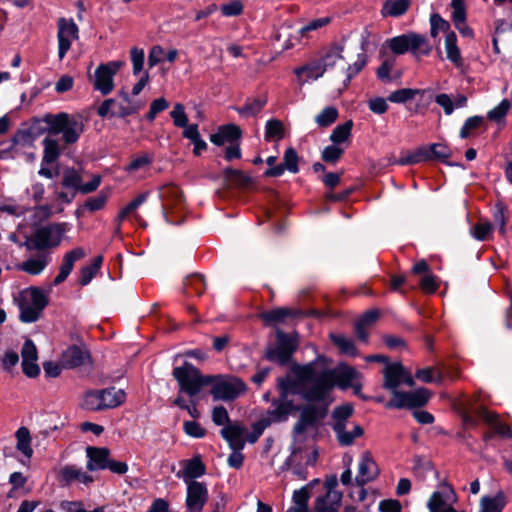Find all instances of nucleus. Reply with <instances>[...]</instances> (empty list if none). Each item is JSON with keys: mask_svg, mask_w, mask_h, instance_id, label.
<instances>
[{"mask_svg": "<svg viewBox=\"0 0 512 512\" xmlns=\"http://www.w3.org/2000/svg\"><path fill=\"white\" fill-rule=\"evenodd\" d=\"M492 229V225L488 221L480 220L472 227L471 233L475 239L485 241L488 240L492 234Z\"/></svg>", "mask_w": 512, "mask_h": 512, "instance_id": "e2e57ef3", "label": "nucleus"}, {"mask_svg": "<svg viewBox=\"0 0 512 512\" xmlns=\"http://www.w3.org/2000/svg\"><path fill=\"white\" fill-rule=\"evenodd\" d=\"M484 124V117L482 116H472L469 117L465 122L462 128L460 129L459 136L462 139H466L476 133Z\"/></svg>", "mask_w": 512, "mask_h": 512, "instance_id": "09e8293b", "label": "nucleus"}, {"mask_svg": "<svg viewBox=\"0 0 512 512\" xmlns=\"http://www.w3.org/2000/svg\"><path fill=\"white\" fill-rule=\"evenodd\" d=\"M23 372L28 377H36L40 373L37 364L38 355L35 344L32 340L27 339L21 350Z\"/></svg>", "mask_w": 512, "mask_h": 512, "instance_id": "aec40b11", "label": "nucleus"}, {"mask_svg": "<svg viewBox=\"0 0 512 512\" xmlns=\"http://www.w3.org/2000/svg\"><path fill=\"white\" fill-rule=\"evenodd\" d=\"M81 406L88 411L106 410L100 390L87 391L83 396Z\"/></svg>", "mask_w": 512, "mask_h": 512, "instance_id": "4c0bfd02", "label": "nucleus"}, {"mask_svg": "<svg viewBox=\"0 0 512 512\" xmlns=\"http://www.w3.org/2000/svg\"><path fill=\"white\" fill-rule=\"evenodd\" d=\"M60 473L63 480L66 482L77 481L86 485L93 482L92 476L73 465L63 467Z\"/></svg>", "mask_w": 512, "mask_h": 512, "instance_id": "e433bc0d", "label": "nucleus"}, {"mask_svg": "<svg viewBox=\"0 0 512 512\" xmlns=\"http://www.w3.org/2000/svg\"><path fill=\"white\" fill-rule=\"evenodd\" d=\"M16 438V449L19 451L28 461L33 456V449L31 446L32 438L30 431L27 427H20L15 433Z\"/></svg>", "mask_w": 512, "mask_h": 512, "instance_id": "2f4dec72", "label": "nucleus"}, {"mask_svg": "<svg viewBox=\"0 0 512 512\" xmlns=\"http://www.w3.org/2000/svg\"><path fill=\"white\" fill-rule=\"evenodd\" d=\"M186 485V507L188 512H201L209 498L206 483L191 482Z\"/></svg>", "mask_w": 512, "mask_h": 512, "instance_id": "4468645a", "label": "nucleus"}, {"mask_svg": "<svg viewBox=\"0 0 512 512\" xmlns=\"http://www.w3.org/2000/svg\"><path fill=\"white\" fill-rule=\"evenodd\" d=\"M48 304L47 294L40 288L30 287L19 294V318L24 323L37 321Z\"/></svg>", "mask_w": 512, "mask_h": 512, "instance_id": "423d86ee", "label": "nucleus"}, {"mask_svg": "<svg viewBox=\"0 0 512 512\" xmlns=\"http://www.w3.org/2000/svg\"><path fill=\"white\" fill-rule=\"evenodd\" d=\"M338 118V111L335 107L329 106L324 108L315 118L319 127H328L332 125Z\"/></svg>", "mask_w": 512, "mask_h": 512, "instance_id": "bf43d9fd", "label": "nucleus"}, {"mask_svg": "<svg viewBox=\"0 0 512 512\" xmlns=\"http://www.w3.org/2000/svg\"><path fill=\"white\" fill-rule=\"evenodd\" d=\"M147 198V193L140 194L125 206L118 214L117 220L121 223L128 215L132 214L140 205H142Z\"/></svg>", "mask_w": 512, "mask_h": 512, "instance_id": "774afa93", "label": "nucleus"}, {"mask_svg": "<svg viewBox=\"0 0 512 512\" xmlns=\"http://www.w3.org/2000/svg\"><path fill=\"white\" fill-rule=\"evenodd\" d=\"M65 232L66 225L62 223L39 227L26 238L25 246L28 250L55 248L60 245Z\"/></svg>", "mask_w": 512, "mask_h": 512, "instance_id": "0eeeda50", "label": "nucleus"}, {"mask_svg": "<svg viewBox=\"0 0 512 512\" xmlns=\"http://www.w3.org/2000/svg\"><path fill=\"white\" fill-rule=\"evenodd\" d=\"M476 414L483 419L487 424L491 426L495 433L499 434L502 437H511L512 431L510 427L504 423H502L497 414H494L488 411L486 408H478L476 410Z\"/></svg>", "mask_w": 512, "mask_h": 512, "instance_id": "c85d7f7f", "label": "nucleus"}, {"mask_svg": "<svg viewBox=\"0 0 512 512\" xmlns=\"http://www.w3.org/2000/svg\"><path fill=\"white\" fill-rule=\"evenodd\" d=\"M182 466L183 469L178 473V476L183 479L185 484L198 482L196 479L206 473V467L199 456L183 461Z\"/></svg>", "mask_w": 512, "mask_h": 512, "instance_id": "a878e982", "label": "nucleus"}, {"mask_svg": "<svg viewBox=\"0 0 512 512\" xmlns=\"http://www.w3.org/2000/svg\"><path fill=\"white\" fill-rule=\"evenodd\" d=\"M309 487L310 485H305L294 491L292 504L286 512H309Z\"/></svg>", "mask_w": 512, "mask_h": 512, "instance_id": "f704fd0d", "label": "nucleus"}, {"mask_svg": "<svg viewBox=\"0 0 512 512\" xmlns=\"http://www.w3.org/2000/svg\"><path fill=\"white\" fill-rule=\"evenodd\" d=\"M410 53L416 58L428 56L433 46L425 35L410 32Z\"/></svg>", "mask_w": 512, "mask_h": 512, "instance_id": "7c9ffc66", "label": "nucleus"}, {"mask_svg": "<svg viewBox=\"0 0 512 512\" xmlns=\"http://www.w3.org/2000/svg\"><path fill=\"white\" fill-rule=\"evenodd\" d=\"M352 127L353 122L351 120L336 126L330 135V140L336 145L347 141L351 136Z\"/></svg>", "mask_w": 512, "mask_h": 512, "instance_id": "de8ad7c7", "label": "nucleus"}, {"mask_svg": "<svg viewBox=\"0 0 512 512\" xmlns=\"http://www.w3.org/2000/svg\"><path fill=\"white\" fill-rule=\"evenodd\" d=\"M409 8V2H384L381 14L384 17H399L406 13Z\"/></svg>", "mask_w": 512, "mask_h": 512, "instance_id": "864d4df0", "label": "nucleus"}, {"mask_svg": "<svg viewBox=\"0 0 512 512\" xmlns=\"http://www.w3.org/2000/svg\"><path fill=\"white\" fill-rule=\"evenodd\" d=\"M342 494L332 487H328L325 494L316 497L311 512H338Z\"/></svg>", "mask_w": 512, "mask_h": 512, "instance_id": "a211bd4d", "label": "nucleus"}, {"mask_svg": "<svg viewBox=\"0 0 512 512\" xmlns=\"http://www.w3.org/2000/svg\"><path fill=\"white\" fill-rule=\"evenodd\" d=\"M130 59L132 63V71L136 76L140 74L144 67L145 54L144 50L138 47H133L130 50Z\"/></svg>", "mask_w": 512, "mask_h": 512, "instance_id": "0e129e2a", "label": "nucleus"}, {"mask_svg": "<svg viewBox=\"0 0 512 512\" xmlns=\"http://www.w3.org/2000/svg\"><path fill=\"white\" fill-rule=\"evenodd\" d=\"M506 505V496L502 491L493 497L483 496L480 500L479 512H502Z\"/></svg>", "mask_w": 512, "mask_h": 512, "instance_id": "c9c22d12", "label": "nucleus"}, {"mask_svg": "<svg viewBox=\"0 0 512 512\" xmlns=\"http://www.w3.org/2000/svg\"><path fill=\"white\" fill-rule=\"evenodd\" d=\"M173 377L179 385V391L193 398L200 393L203 387L211 382L210 375H203L198 368L189 362L175 367Z\"/></svg>", "mask_w": 512, "mask_h": 512, "instance_id": "39448f33", "label": "nucleus"}, {"mask_svg": "<svg viewBox=\"0 0 512 512\" xmlns=\"http://www.w3.org/2000/svg\"><path fill=\"white\" fill-rule=\"evenodd\" d=\"M330 400L322 402V404L309 403L303 407H299V419L293 427V443L291 445V454L289 461L297 460L299 454L306 442H311L317 433L319 426L327 415V405Z\"/></svg>", "mask_w": 512, "mask_h": 512, "instance_id": "7ed1b4c3", "label": "nucleus"}, {"mask_svg": "<svg viewBox=\"0 0 512 512\" xmlns=\"http://www.w3.org/2000/svg\"><path fill=\"white\" fill-rule=\"evenodd\" d=\"M284 137L283 123L276 119H271L265 125V140H281Z\"/></svg>", "mask_w": 512, "mask_h": 512, "instance_id": "8fccbe9b", "label": "nucleus"}, {"mask_svg": "<svg viewBox=\"0 0 512 512\" xmlns=\"http://www.w3.org/2000/svg\"><path fill=\"white\" fill-rule=\"evenodd\" d=\"M58 57L62 60L70 50L72 43L78 39V27L72 20L64 18L58 21Z\"/></svg>", "mask_w": 512, "mask_h": 512, "instance_id": "ddd939ff", "label": "nucleus"}, {"mask_svg": "<svg viewBox=\"0 0 512 512\" xmlns=\"http://www.w3.org/2000/svg\"><path fill=\"white\" fill-rule=\"evenodd\" d=\"M86 456L88 458L86 466L89 471L104 470L110 459V450L106 447L88 446Z\"/></svg>", "mask_w": 512, "mask_h": 512, "instance_id": "393cba45", "label": "nucleus"}, {"mask_svg": "<svg viewBox=\"0 0 512 512\" xmlns=\"http://www.w3.org/2000/svg\"><path fill=\"white\" fill-rule=\"evenodd\" d=\"M290 357L291 355L289 354V351H285L278 345L276 347L268 349L266 352V358L268 360L279 363L281 365L286 364L289 361Z\"/></svg>", "mask_w": 512, "mask_h": 512, "instance_id": "69168bd1", "label": "nucleus"}, {"mask_svg": "<svg viewBox=\"0 0 512 512\" xmlns=\"http://www.w3.org/2000/svg\"><path fill=\"white\" fill-rule=\"evenodd\" d=\"M425 90L403 88L392 92L388 100L393 103H405L413 99L416 95L424 94Z\"/></svg>", "mask_w": 512, "mask_h": 512, "instance_id": "5fc2aeb1", "label": "nucleus"}, {"mask_svg": "<svg viewBox=\"0 0 512 512\" xmlns=\"http://www.w3.org/2000/svg\"><path fill=\"white\" fill-rule=\"evenodd\" d=\"M120 96L123 98L125 104L116 102V106H114L112 111V117H125L136 113L140 109V104L133 103L125 91H121Z\"/></svg>", "mask_w": 512, "mask_h": 512, "instance_id": "ea45409f", "label": "nucleus"}, {"mask_svg": "<svg viewBox=\"0 0 512 512\" xmlns=\"http://www.w3.org/2000/svg\"><path fill=\"white\" fill-rule=\"evenodd\" d=\"M102 400L104 402L105 409H113L126 400V393L123 389H117L116 387H109L101 389Z\"/></svg>", "mask_w": 512, "mask_h": 512, "instance_id": "72a5a7b5", "label": "nucleus"}, {"mask_svg": "<svg viewBox=\"0 0 512 512\" xmlns=\"http://www.w3.org/2000/svg\"><path fill=\"white\" fill-rule=\"evenodd\" d=\"M430 35L432 38H437L439 33H445L446 35L451 32L450 31V24L448 21L444 20L440 15L438 14H432L430 17Z\"/></svg>", "mask_w": 512, "mask_h": 512, "instance_id": "4d7b16f0", "label": "nucleus"}, {"mask_svg": "<svg viewBox=\"0 0 512 512\" xmlns=\"http://www.w3.org/2000/svg\"><path fill=\"white\" fill-rule=\"evenodd\" d=\"M456 501V495L451 486L443 484L439 489L432 493L427 508L429 512H456L453 503Z\"/></svg>", "mask_w": 512, "mask_h": 512, "instance_id": "f8f14e48", "label": "nucleus"}, {"mask_svg": "<svg viewBox=\"0 0 512 512\" xmlns=\"http://www.w3.org/2000/svg\"><path fill=\"white\" fill-rule=\"evenodd\" d=\"M231 449H243L245 446L246 427L239 422L226 425L220 431Z\"/></svg>", "mask_w": 512, "mask_h": 512, "instance_id": "412c9836", "label": "nucleus"}, {"mask_svg": "<svg viewBox=\"0 0 512 512\" xmlns=\"http://www.w3.org/2000/svg\"><path fill=\"white\" fill-rule=\"evenodd\" d=\"M366 62V55L364 53H361L358 55L357 60L352 65H349L347 67L345 72V78L343 80V89L347 88L351 79L364 68Z\"/></svg>", "mask_w": 512, "mask_h": 512, "instance_id": "6e6d98bb", "label": "nucleus"}, {"mask_svg": "<svg viewBox=\"0 0 512 512\" xmlns=\"http://www.w3.org/2000/svg\"><path fill=\"white\" fill-rule=\"evenodd\" d=\"M416 378L425 382V383H441L442 382V374L437 369L432 368H422L416 372Z\"/></svg>", "mask_w": 512, "mask_h": 512, "instance_id": "338daca9", "label": "nucleus"}, {"mask_svg": "<svg viewBox=\"0 0 512 512\" xmlns=\"http://www.w3.org/2000/svg\"><path fill=\"white\" fill-rule=\"evenodd\" d=\"M379 472L378 465L372 454L369 451H364L359 459L355 482L358 486H364L365 484L374 481L378 477Z\"/></svg>", "mask_w": 512, "mask_h": 512, "instance_id": "dca6fc26", "label": "nucleus"}, {"mask_svg": "<svg viewBox=\"0 0 512 512\" xmlns=\"http://www.w3.org/2000/svg\"><path fill=\"white\" fill-rule=\"evenodd\" d=\"M346 50L347 41L343 38L340 42L324 47L318 56L322 60L325 68L329 69L337 64L347 62L349 57Z\"/></svg>", "mask_w": 512, "mask_h": 512, "instance_id": "2eb2a0df", "label": "nucleus"}, {"mask_svg": "<svg viewBox=\"0 0 512 512\" xmlns=\"http://www.w3.org/2000/svg\"><path fill=\"white\" fill-rule=\"evenodd\" d=\"M298 162L299 157L296 151L293 148H288L285 150L283 163L267 169L264 175L266 177H279L285 170L291 173H297L299 171Z\"/></svg>", "mask_w": 512, "mask_h": 512, "instance_id": "5701e85b", "label": "nucleus"}, {"mask_svg": "<svg viewBox=\"0 0 512 512\" xmlns=\"http://www.w3.org/2000/svg\"><path fill=\"white\" fill-rule=\"evenodd\" d=\"M410 32L406 34H402L399 36H395L387 40V45L390 50L398 55L405 54L406 52H410Z\"/></svg>", "mask_w": 512, "mask_h": 512, "instance_id": "a18cd8bd", "label": "nucleus"}, {"mask_svg": "<svg viewBox=\"0 0 512 512\" xmlns=\"http://www.w3.org/2000/svg\"><path fill=\"white\" fill-rule=\"evenodd\" d=\"M359 372L348 365L341 364L334 369L318 370L314 365L302 369V397L309 402H324L334 386L346 389L358 378Z\"/></svg>", "mask_w": 512, "mask_h": 512, "instance_id": "f257e3e1", "label": "nucleus"}, {"mask_svg": "<svg viewBox=\"0 0 512 512\" xmlns=\"http://www.w3.org/2000/svg\"><path fill=\"white\" fill-rule=\"evenodd\" d=\"M102 257L97 256L93 259V262L85 267H83L80 271L79 283L82 286H85L90 283V281L95 277L96 273L100 269L102 264Z\"/></svg>", "mask_w": 512, "mask_h": 512, "instance_id": "49530a36", "label": "nucleus"}, {"mask_svg": "<svg viewBox=\"0 0 512 512\" xmlns=\"http://www.w3.org/2000/svg\"><path fill=\"white\" fill-rule=\"evenodd\" d=\"M241 134V129L237 125H222L216 133L210 135V141L217 146L232 144L240 139Z\"/></svg>", "mask_w": 512, "mask_h": 512, "instance_id": "cd10ccee", "label": "nucleus"}, {"mask_svg": "<svg viewBox=\"0 0 512 512\" xmlns=\"http://www.w3.org/2000/svg\"><path fill=\"white\" fill-rule=\"evenodd\" d=\"M125 65L124 61H110L99 65L93 76V87L102 95L109 94L114 89V76Z\"/></svg>", "mask_w": 512, "mask_h": 512, "instance_id": "1a4fd4ad", "label": "nucleus"}, {"mask_svg": "<svg viewBox=\"0 0 512 512\" xmlns=\"http://www.w3.org/2000/svg\"><path fill=\"white\" fill-rule=\"evenodd\" d=\"M210 379V393L215 401H232L246 390V385L238 378L210 375Z\"/></svg>", "mask_w": 512, "mask_h": 512, "instance_id": "6e6552de", "label": "nucleus"}, {"mask_svg": "<svg viewBox=\"0 0 512 512\" xmlns=\"http://www.w3.org/2000/svg\"><path fill=\"white\" fill-rule=\"evenodd\" d=\"M160 197L165 211L181 209L184 205V198L180 189L173 184H168L160 189Z\"/></svg>", "mask_w": 512, "mask_h": 512, "instance_id": "bb28decb", "label": "nucleus"}, {"mask_svg": "<svg viewBox=\"0 0 512 512\" xmlns=\"http://www.w3.org/2000/svg\"><path fill=\"white\" fill-rule=\"evenodd\" d=\"M43 122L47 125L50 134H62V139L66 144L77 142L84 131V122L80 115H71L65 112L46 114L43 117Z\"/></svg>", "mask_w": 512, "mask_h": 512, "instance_id": "20e7f679", "label": "nucleus"}, {"mask_svg": "<svg viewBox=\"0 0 512 512\" xmlns=\"http://www.w3.org/2000/svg\"><path fill=\"white\" fill-rule=\"evenodd\" d=\"M293 409L294 404L292 400L278 397L272 401L271 408L267 410L266 416L261 419L269 422V426L272 423L284 422L288 419Z\"/></svg>", "mask_w": 512, "mask_h": 512, "instance_id": "f3484780", "label": "nucleus"}, {"mask_svg": "<svg viewBox=\"0 0 512 512\" xmlns=\"http://www.w3.org/2000/svg\"><path fill=\"white\" fill-rule=\"evenodd\" d=\"M86 256V252L82 247H76L73 250L67 252L64 257L62 264L59 268V273L55 277L53 284L59 285L64 282L71 271L73 270L75 262L83 259Z\"/></svg>", "mask_w": 512, "mask_h": 512, "instance_id": "4be33fe9", "label": "nucleus"}, {"mask_svg": "<svg viewBox=\"0 0 512 512\" xmlns=\"http://www.w3.org/2000/svg\"><path fill=\"white\" fill-rule=\"evenodd\" d=\"M430 159L445 162L452 156V150L444 143L429 145Z\"/></svg>", "mask_w": 512, "mask_h": 512, "instance_id": "052dcab7", "label": "nucleus"}, {"mask_svg": "<svg viewBox=\"0 0 512 512\" xmlns=\"http://www.w3.org/2000/svg\"><path fill=\"white\" fill-rule=\"evenodd\" d=\"M445 51L447 59L453 63L457 68L464 65L460 49L457 46V36L454 32H449L445 36Z\"/></svg>", "mask_w": 512, "mask_h": 512, "instance_id": "473e14b6", "label": "nucleus"}, {"mask_svg": "<svg viewBox=\"0 0 512 512\" xmlns=\"http://www.w3.org/2000/svg\"><path fill=\"white\" fill-rule=\"evenodd\" d=\"M302 373V371L300 372ZM299 378L301 381V390L298 392L297 384L290 377L278 378L277 387L279 390V397L282 399H288L290 395H294L300 393L302 395L303 390V380L301 378V374H299Z\"/></svg>", "mask_w": 512, "mask_h": 512, "instance_id": "79ce46f5", "label": "nucleus"}, {"mask_svg": "<svg viewBox=\"0 0 512 512\" xmlns=\"http://www.w3.org/2000/svg\"><path fill=\"white\" fill-rule=\"evenodd\" d=\"M431 397V392L426 388H418L410 392H395L391 401L387 404L389 408H415L425 405Z\"/></svg>", "mask_w": 512, "mask_h": 512, "instance_id": "9d476101", "label": "nucleus"}, {"mask_svg": "<svg viewBox=\"0 0 512 512\" xmlns=\"http://www.w3.org/2000/svg\"><path fill=\"white\" fill-rule=\"evenodd\" d=\"M81 183L82 177L74 168H67L64 171L62 180L63 187L80 191Z\"/></svg>", "mask_w": 512, "mask_h": 512, "instance_id": "13d9d810", "label": "nucleus"}, {"mask_svg": "<svg viewBox=\"0 0 512 512\" xmlns=\"http://www.w3.org/2000/svg\"><path fill=\"white\" fill-rule=\"evenodd\" d=\"M295 315V311L286 308V307H280L276 309H272L270 311L264 312L261 314V319L266 324H277V323H283L288 317H292Z\"/></svg>", "mask_w": 512, "mask_h": 512, "instance_id": "58836bf2", "label": "nucleus"}, {"mask_svg": "<svg viewBox=\"0 0 512 512\" xmlns=\"http://www.w3.org/2000/svg\"><path fill=\"white\" fill-rule=\"evenodd\" d=\"M408 386L414 385L412 375L404 368L401 363L388 364L384 369V387L395 395L397 388L402 384Z\"/></svg>", "mask_w": 512, "mask_h": 512, "instance_id": "9b49d317", "label": "nucleus"}, {"mask_svg": "<svg viewBox=\"0 0 512 512\" xmlns=\"http://www.w3.org/2000/svg\"><path fill=\"white\" fill-rule=\"evenodd\" d=\"M333 430L339 443L343 446L351 445L356 438L361 437L364 433L360 425H353L352 430H347V425L342 422L334 423Z\"/></svg>", "mask_w": 512, "mask_h": 512, "instance_id": "c756f323", "label": "nucleus"}, {"mask_svg": "<svg viewBox=\"0 0 512 512\" xmlns=\"http://www.w3.org/2000/svg\"><path fill=\"white\" fill-rule=\"evenodd\" d=\"M152 159L144 154L133 158L124 170L130 175H136L140 171H147Z\"/></svg>", "mask_w": 512, "mask_h": 512, "instance_id": "3c124183", "label": "nucleus"}, {"mask_svg": "<svg viewBox=\"0 0 512 512\" xmlns=\"http://www.w3.org/2000/svg\"><path fill=\"white\" fill-rule=\"evenodd\" d=\"M330 400L322 402V404L309 403L303 407H299V419L293 427V443L291 445V454L289 461L297 460L299 454L306 442H311L317 433L319 426L327 415V405Z\"/></svg>", "mask_w": 512, "mask_h": 512, "instance_id": "f03ea898", "label": "nucleus"}, {"mask_svg": "<svg viewBox=\"0 0 512 512\" xmlns=\"http://www.w3.org/2000/svg\"><path fill=\"white\" fill-rule=\"evenodd\" d=\"M184 288L187 294L201 295L205 289V281L202 275L193 274L184 280Z\"/></svg>", "mask_w": 512, "mask_h": 512, "instance_id": "603ef678", "label": "nucleus"}, {"mask_svg": "<svg viewBox=\"0 0 512 512\" xmlns=\"http://www.w3.org/2000/svg\"><path fill=\"white\" fill-rule=\"evenodd\" d=\"M50 258L45 255L38 256L36 258H30L20 265L21 270L31 275L40 274L44 268L48 265Z\"/></svg>", "mask_w": 512, "mask_h": 512, "instance_id": "37998d69", "label": "nucleus"}, {"mask_svg": "<svg viewBox=\"0 0 512 512\" xmlns=\"http://www.w3.org/2000/svg\"><path fill=\"white\" fill-rule=\"evenodd\" d=\"M331 340L332 342L340 349L342 353L348 354V355H356L357 349L353 343V341L350 338H347L343 335H335L331 334Z\"/></svg>", "mask_w": 512, "mask_h": 512, "instance_id": "680f3d73", "label": "nucleus"}, {"mask_svg": "<svg viewBox=\"0 0 512 512\" xmlns=\"http://www.w3.org/2000/svg\"><path fill=\"white\" fill-rule=\"evenodd\" d=\"M42 143L44 146L42 164H51L60 156L59 143L50 137L44 138Z\"/></svg>", "mask_w": 512, "mask_h": 512, "instance_id": "c03bdc74", "label": "nucleus"}, {"mask_svg": "<svg viewBox=\"0 0 512 512\" xmlns=\"http://www.w3.org/2000/svg\"><path fill=\"white\" fill-rule=\"evenodd\" d=\"M62 364L66 368L83 366L90 362V354L85 347L70 346L62 354Z\"/></svg>", "mask_w": 512, "mask_h": 512, "instance_id": "b1692460", "label": "nucleus"}, {"mask_svg": "<svg viewBox=\"0 0 512 512\" xmlns=\"http://www.w3.org/2000/svg\"><path fill=\"white\" fill-rule=\"evenodd\" d=\"M395 66L394 58H386L382 61L381 65L376 70L378 79L384 83H390L400 77L399 73H394Z\"/></svg>", "mask_w": 512, "mask_h": 512, "instance_id": "a19ab883", "label": "nucleus"}, {"mask_svg": "<svg viewBox=\"0 0 512 512\" xmlns=\"http://www.w3.org/2000/svg\"><path fill=\"white\" fill-rule=\"evenodd\" d=\"M327 69L325 68L322 60L318 56L311 59L305 65L298 67L294 73L298 77V82L304 84L309 81L317 80L322 77Z\"/></svg>", "mask_w": 512, "mask_h": 512, "instance_id": "6ab92c4d", "label": "nucleus"}]
</instances>
